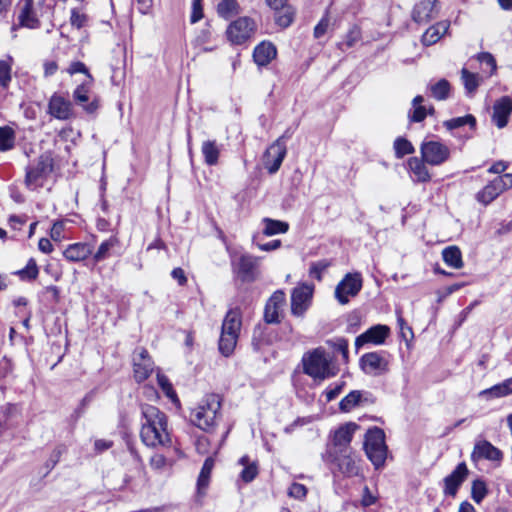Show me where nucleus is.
<instances>
[{
	"mask_svg": "<svg viewBox=\"0 0 512 512\" xmlns=\"http://www.w3.org/2000/svg\"><path fill=\"white\" fill-rule=\"evenodd\" d=\"M53 170V160L48 154H42L26 169L25 184L35 190L42 187L44 181Z\"/></svg>",
	"mask_w": 512,
	"mask_h": 512,
	"instance_id": "nucleus-6",
	"label": "nucleus"
},
{
	"mask_svg": "<svg viewBox=\"0 0 512 512\" xmlns=\"http://www.w3.org/2000/svg\"><path fill=\"white\" fill-rule=\"evenodd\" d=\"M286 152V145L283 136L279 137L267 148L263 156V164L270 174H274L279 170L286 156Z\"/></svg>",
	"mask_w": 512,
	"mask_h": 512,
	"instance_id": "nucleus-14",
	"label": "nucleus"
},
{
	"mask_svg": "<svg viewBox=\"0 0 512 512\" xmlns=\"http://www.w3.org/2000/svg\"><path fill=\"white\" fill-rule=\"evenodd\" d=\"M288 494L290 497L303 499L307 494V488L303 484L293 483L288 490Z\"/></svg>",
	"mask_w": 512,
	"mask_h": 512,
	"instance_id": "nucleus-56",
	"label": "nucleus"
},
{
	"mask_svg": "<svg viewBox=\"0 0 512 512\" xmlns=\"http://www.w3.org/2000/svg\"><path fill=\"white\" fill-rule=\"evenodd\" d=\"M92 248L86 243H74L69 245L63 252L64 257L70 262H79L88 258Z\"/></svg>",
	"mask_w": 512,
	"mask_h": 512,
	"instance_id": "nucleus-28",
	"label": "nucleus"
},
{
	"mask_svg": "<svg viewBox=\"0 0 512 512\" xmlns=\"http://www.w3.org/2000/svg\"><path fill=\"white\" fill-rule=\"evenodd\" d=\"M38 267L36 261L34 259H30L26 265V267L21 270L19 273L23 278L28 279H36L38 276Z\"/></svg>",
	"mask_w": 512,
	"mask_h": 512,
	"instance_id": "nucleus-55",
	"label": "nucleus"
},
{
	"mask_svg": "<svg viewBox=\"0 0 512 512\" xmlns=\"http://www.w3.org/2000/svg\"><path fill=\"white\" fill-rule=\"evenodd\" d=\"M262 224V232L265 236L284 234L289 230V224L287 222L274 220L268 217L262 219Z\"/></svg>",
	"mask_w": 512,
	"mask_h": 512,
	"instance_id": "nucleus-33",
	"label": "nucleus"
},
{
	"mask_svg": "<svg viewBox=\"0 0 512 512\" xmlns=\"http://www.w3.org/2000/svg\"><path fill=\"white\" fill-rule=\"evenodd\" d=\"M362 288V278L360 273H348L337 284L335 288V298L341 305L349 302L350 297H355Z\"/></svg>",
	"mask_w": 512,
	"mask_h": 512,
	"instance_id": "nucleus-11",
	"label": "nucleus"
},
{
	"mask_svg": "<svg viewBox=\"0 0 512 512\" xmlns=\"http://www.w3.org/2000/svg\"><path fill=\"white\" fill-rule=\"evenodd\" d=\"M360 366L368 375H381L388 371V361L378 352L364 354L360 358Z\"/></svg>",
	"mask_w": 512,
	"mask_h": 512,
	"instance_id": "nucleus-18",
	"label": "nucleus"
},
{
	"mask_svg": "<svg viewBox=\"0 0 512 512\" xmlns=\"http://www.w3.org/2000/svg\"><path fill=\"white\" fill-rule=\"evenodd\" d=\"M330 266L328 260H320L311 264L309 274L311 277L316 278L318 281L322 280L323 272Z\"/></svg>",
	"mask_w": 512,
	"mask_h": 512,
	"instance_id": "nucleus-51",
	"label": "nucleus"
},
{
	"mask_svg": "<svg viewBox=\"0 0 512 512\" xmlns=\"http://www.w3.org/2000/svg\"><path fill=\"white\" fill-rule=\"evenodd\" d=\"M431 95L437 100H445L450 93V84L446 79H441L430 86Z\"/></svg>",
	"mask_w": 512,
	"mask_h": 512,
	"instance_id": "nucleus-42",
	"label": "nucleus"
},
{
	"mask_svg": "<svg viewBox=\"0 0 512 512\" xmlns=\"http://www.w3.org/2000/svg\"><path fill=\"white\" fill-rule=\"evenodd\" d=\"M157 382H158V385L163 390V392L165 393V395L173 403H175V404H179L180 403L179 398H178L175 390L173 389L172 384L170 383L169 379L165 375L158 373L157 374Z\"/></svg>",
	"mask_w": 512,
	"mask_h": 512,
	"instance_id": "nucleus-43",
	"label": "nucleus"
},
{
	"mask_svg": "<svg viewBox=\"0 0 512 512\" xmlns=\"http://www.w3.org/2000/svg\"><path fill=\"white\" fill-rule=\"evenodd\" d=\"M361 400V393L359 391H352L340 402V409L348 412L352 410Z\"/></svg>",
	"mask_w": 512,
	"mask_h": 512,
	"instance_id": "nucleus-49",
	"label": "nucleus"
},
{
	"mask_svg": "<svg viewBox=\"0 0 512 512\" xmlns=\"http://www.w3.org/2000/svg\"><path fill=\"white\" fill-rule=\"evenodd\" d=\"M285 302L286 297L282 290H277L271 295L264 309V320L266 323L276 324L280 322Z\"/></svg>",
	"mask_w": 512,
	"mask_h": 512,
	"instance_id": "nucleus-17",
	"label": "nucleus"
},
{
	"mask_svg": "<svg viewBox=\"0 0 512 512\" xmlns=\"http://www.w3.org/2000/svg\"><path fill=\"white\" fill-rule=\"evenodd\" d=\"M323 460L328 464H334L345 477H355L360 474V460L351 451L340 453L325 452Z\"/></svg>",
	"mask_w": 512,
	"mask_h": 512,
	"instance_id": "nucleus-8",
	"label": "nucleus"
},
{
	"mask_svg": "<svg viewBox=\"0 0 512 512\" xmlns=\"http://www.w3.org/2000/svg\"><path fill=\"white\" fill-rule=\"evenodd\" d=\"M444 125L448 130H453L464 125H469L470 127L474 128L476 125V119L473 115H466L445 121Z\"/></svg>",
	"mask_w": 512,
	"mask_h": 512,
	"instance_id": "nucleus-45",
	"label": "nucleus"
},
{
	"mask_svg": "<svg viewBox=\"0 0 512 512\" xmlns=\"http://www.w3.org/2000/svg\"><path fill=\"white\" fill-rule=\"evenodd\" d=\"M389 334L390 328L386 325L378 324L372 326L355 339V347L358 350L366 344L382 345Z\"/></svg>",
	"mask_w": 512,
	"mask_h": 512,
	"instance_id": "nucleus-16",
	"label": "nucleus"
},
{
	"mask_svg": "<svg viewBox=\"0 0 512 512\" xmlns=\"http://www.w3.org/2000/svg\"><path fill=\"white\" fill-rule=\"evenodd\" d=\"M68 73L71 75L75 73H84L91 79V75L89 74L85 64L80 61L72 62L68 68Z\"/></svg>",
	"mask_w": 512,
	"mask_h": 512,
	"instance_id": "nucleus-59",
	"label": "nucleus"
},
{
	"mask_svg": "<svg viewBox=\"0 0 512 512\" xmlns=\"http://www.w3.org/2000/svg\"><path fill=\"white\" fill-rule=\"evenodd\" d=\"M363 447L367 458L376 469L384 466L388 454V448L385 443V434L382 429L378 427L369 429L365 434Z\"/></svg>",
	"mask_w": 512,
	"mask_h": 512,
	"instance_id": "nucleus-5",
	"label": "nucleus"
},
{
	"mask_svg": "<svg viewBox=\"0 0 512 512\" xmlns=\"http://www.w3.org/2000/svg\"><path fill=\"white\" fill-rule=\"evenodd\" d=\"M222 399L218 394H207L190 413L191 422L205 432H212L221 417Z\"/></svg>",
	"mask_w": 512,
	"mask_h": 512,
	"instance_id": "nucleus-3",
	"label": "nucleus"
},
{
	"mask_svg": "<svg viewBox=\"0 0 512 512\" xmlns=\"http://www.w3.org/2000/svg\"><path fill=\"white\" fill-rule=\"evenodd\" d=\"M267 5L276 11V23L285 28L288 27L292 21L294 12L291 7L287 6L288 0H265Z\"/></svg>",
	"mask_w": 512,
	"mask_h": 512,
	"instance_id": "nucleus-25",
	"label": "nucleus"
},
{
	"mask_svg": "<svg viewBox=\"0 0 512 512\" xmlns=\"http://www.w3.org/2000/svg\"><path fill=\"white\" fill-rule=\"evenodd\" d=\"M43 0L37 4L34 0H19L18 2V25H13L11 30L14 33L18 26L28 29H38L41 25L40 13Z\"/></svg>",
	"mask_w": 512,
	"mask_h": 512,
	"instance_id": "nucleus-7",
	"label": "nucleus"
},
{
	"mask_svg": "<svg viewBox=\"0 0 512 512\" xmlns=\"http://www.w3.org/2000/svg\"><path fill=\"white\" fill-rule=\"evenodd\" d=\"M359 426L354 422H348L337 428L332 436L331 444L328 445L326 452H347L351 451L350 443Z\"/></svg>",
	"mask_w": 512,
	"mask_h": 512,
	"instance_id": "nucleus-10",
	"label": "nucleus"
},
{
	"mask_svg": "<svg viewBox=\"0 0 512 512\" xmlns=\"http://www.w3.org/2000/svg\"><path fill=\"white\" fill-rule=\"evenodd\" d=\"M48 113L56 119L68 120L73 115L72 103L55 93L49 100Z\"/></svg>",
	"mask_w": 512,
	"mask_h": 512,
	"instance_id": "nucleus-19",
	"label": "nucleus"
},
{
	"mask_svg": "<svg viewBox=\"0 0 512 512\" xmlns=\"http://www.w3.org/2000/svg\"><path fill=\"white\" fill-rule=\"evenodd\" d=\"M437 0H421L414 6L413 20L417 23H427L435 18L439 12Z\"/></svg>",
	"mask_w": 512,
	"mask_h": 512,
	"instance_id": "nucleus-22",
	"label": "nucleus"
},
{
	"mask_svg": "<svg viewBox=\"0 0 512 512\" xmlns=\"http://www.w3.org/2000/svg\"><path fill=\"white\" fill-rule=\"evenodd\" d=\"M472 458L474 460L486 459L493 462H501L503 453L489 441L483 440L475 444Z\"/></svg>",
	"mask_w": 512,
	"mask_h": 512,
	"instance_id": "nucleus-23",
	"label": "nucleus"
},
{
	"mask_svg": "<svg viewBox=\"0 0 512 512\" xmlns=\"http://www.w3.org/2000/svg\"><path fill=\"white\" fill-rule=\"evenodd\" d=\"M276 55V47L269 41L259 43L253 51L254 62L260 67L267 66Z\"/></svg>",
	"mask_w": 512,
	"mask_h": 512,
	"instance_id": "nucleus-26",
	"label": "nucleus"
},
{
	"mask_svg": "<svg viewBox=\"0 0 512 512\" xmlns=\"http://www.w3.org/2000/svg\"><path fill=\"white\" fill-rule=\"evenodd\" d=\"M27 221V217L23 215H12L9 218V222L14 229H20Z\"/></svg>",
	"mask_w": 512,
	"mask_h": 512,
	"instance_id": "nucleus-63",
	"label": "nucleus"
},
{
	"mask_svg": "<svg viewBox=\"0 0 512 512\" xmlns=\"http://www.w3.org/2000/svg\"><path fill=\"white\" fill-rule=\"evenodd\" d=\"M504 185L503 180L496 177L476 194V200L485 206L490 204L505 191Z\"/></svg>",
	"mask_w": 512,
	"mask_h": 512,
	"instance_id": "nucleus-24",
	"label": "nucleus"
},
{
	"mask_svg": "<svg viewBox=\"0 0 512 512\" xmlns=\"http://www.w3.org/2000/svg\"><path fill=\"white\" fill-rule=\"evenodd\" d=\"M449 26L448 21H441L429 27L422 36L423 45L430 46L438 42L447 33Z\"/></svg>",
	"mask_w": 512,
	"mask_h": 512,
	"instance_id": "nucleus-30",
	"label": "nucleus"
},
{
	"mask_svg": "<svg viewBox=\"0 0 512 512\" xmlns=\"http://www.w3.org/2000/svg\"><path fill=\"white\" fill-rule=\"evenodd\" d=\"M361 37L360 29L356 26L352 27L347 35L345 36L344 40L339 43L340 49H348L353 47Z\"/></svg>",
	"mask_w": 512,
	"mask_h": 512,
	"instance_id": "nucleus-48",
	"label": "nucleus"
},
{
	"mask_svg": "<svg viewBox=\"0 0 512 512\" xmlns=\"http://www.w3.org/2000/svg\"><path fill=\"white\" fill-rule=\"evenodd\" d=\"M38 248L41 252L49 254L53 251V245L47 238H41L38 243Z\"/></svg>",
	"mask_w": 512,
	"mask_h": 512,
	"instance_id": "nucleus-64",
	"label": "nucleus"
},
{
	"mask_svg": "<svg viewBox=\"0 0 512 512\" xmlns=\"http://www.w3.org/2000/svg\"><path fill=\"white\" fill-rule=\"evenodd\" d=\"M314 287L309 284H301L293 289L291 294V313L302 317L310 306Z\"/></svg>",
	"mask_w": 512,
	"mask_h": 512,
	"instance_id": "nucleus-13",
	"label": "nucleus"
},
{
	"mask_svg": "<svg viewBox=\"0 0 512 512\" xmlns=\"http://www.w3.org/2000/svg\"><path fill=\"white\" fill-rule=\"evenodd\" d=\"M302 364L303 372L311 377L316 384H321L336 376L339 371L333 356L322 347L304 353Z\"/></svg>",
	"mask_w": 512,
	"mask_h": 512,
	"instance_id": "nucleus-2",
	"label": "nucleus"
},
{
	"mask_svg": "<svg viewBox=\"0 0 512 512\" xmlns=\"http://www.w3.org/2000/svg\"><path fill=\"white\" fill-rule=\"evenodd\" d=\"M254 19L243 16L231 22L226 30L228 40L235 45H241L250 40L256 32Z\"/></svg>",
	"mask_w": 512,
	"mask_h": 512,
	"instance_id": "nucleus-9",
	"label": "nucleus"
},
{
	"mask_svg": "<svg viewBox=\"0 0 512 512\" xmlns=\"http://www.w3.org/2000/svg\"><path fill=\"white\" fill-rule=\"evenodd\" d=\"M421 156L424 162L433 166H439L450 157L449 147L440 141H425L420 147Z\"/></svg>",
	"mask_w": 512,
	"mask_h": 512,
	"instance_id": "nucleus-12",
	"label": "nucleus"
},
{
	"mask_svg": "<svg viewBox=\"0 0 512 512\" xmlns=\"http://www.w3.org/2000/svg\"><path fill=\"white\" fill-rule=\"evenodd\" d=\"M327 344L332 347L335 351L341 353L345 361L348 360V341L344 338H336L328 340Z\"/></svg>",
	"mask_w": 512,
	"mask_h": 512,
	"instance_id": "nucleus-50",
	"label": "nucleus"
},
{
	"mask_svg": "<svg viewBox=\"0 0 512 512\" xmlns=\"http://www.w3.org/2000/svg\"><path fill=\"white\" fill-rule=\"evenodd\" d=\"M73 98L76 103L82 105L83 109L87 113L92 114L98 109L97 99H94L91 102L85 104L90 100L89 87L85 83L77 86V88L73 92Z\"/></svg>",
	"mask_w": 512,
	"mask_h": 512,
	"instance_id": "nucleus-29",
	"label": "nucleus"
},
{
	"mask_svg": "<svg viewBox=\"0 0 512 512\" xmlns=\"http://www.w3.org/2000/svg\"><path fill=\"white\" fill-rule=\"evenodd\" d=\"M14 131L10 127H0V150L6 151L14 145Z\"/></svg>",
	"mask_w": 512,
	"mask_h": 512,
	"instance_id": "nucleus-46",
	"label": "nucleus"
},
{
	"mask_svg": "<svg viewBox=\"0 0 512 512\" xmlns=\"http://www.w3.org/2000/svg\"><path fill=\"white\" fill-rule=\"evenodd\" d=\"M425 163L423 159L420 160L417 157H412L408 160L409 169L418 182H428L431 178Z\"/></svg>",
	"mask_w": 512,
	"mask_h": 512,
	"instance_id": "nucleus-32",
	"label": "nucleus"
},
{
	"mask_svg": "<svg viewBox=\"0 0 512 512\" xmlns=\"http://www.w3.org/2000/svg\"><path fill=\"white\" fill-rule=\"evenodd\" d=\"M14 59L12 56H7L6 59L0 60V87L8 88L11 82V72Z\"/></svg>",
	"mask_w": 512,
	"mask_h": 512,
	"instance_id": "nucleus-39",
	"label": "nucleus"
},
{
	"mask_svg": "<svg viewBox=\"0 0 512 512\" xmlns=\"http://www.w3.org/2000/svg\"><path fill=\"white\" fill-rule=\"evenodd\" d=\"M258 263L259 258L250 254H242L233 262V269L243 282H253L257 278Z\"/></svg>",
	"mask_w": 512,
	"mask_h": 512,
	"instance_id": "nucleus-15",
	"label": "nucleus"
},
{
	"mask_svg": "<svg viewBox=\"0 0 512 512\" xmlns=\"http://www.w3.org/2000/svg\"><path fill=\"white\" fill-rule=\"evenodd\" d=\"M119 240L116 236H112L109 239L102 242L97 250V252L94 255V259L96 262L104 260L113 247L118 245Z\"/></svg>",
	"mask_w": 512,
	"mask_h": 512,
	"instance_id": "nucleus-44",
	"label": "nucleus"
},
{
	"mask_svg": "<svg viewBox=\"0 0 512 512\" xmlns=\"http://www.w3.org/2000/svg\"><path fill=\"white\" fill-rule=\"evenodd\" d=\"M239 464L243 466L240 478L246 483L253 481L258 475L257 462L250 460V458L245 455L239 459Z\"/></svg>",
	"mask_w": 512,
	"mask_h": 512,
	"instance_id": "nucleus-35",
	"label": "nucleus"
},
{
	"mask_svg": "<svg viewBox=\"0 0 512 512\" xmlns=\"http://www.w3.org/2000/svg\"><path fill=\"white\" fill-rule=\"evenodd\" d=\"M394 150L396 157L402 158L405 155L412 154L414 152V147L407 139L398 137L394 141Z\"/></svg>",
	"mask_w": 512,
	"mask_h": 512,
	"instance_id": "nucleus-47",
	"label": "nucleus"
},
{
	"mask_svg": "<svg viewBox=\"0 0 512 512\" xmlns=\"http://www.w3.org/2000/svg\"><path fill=\"white\" fill-rule=\"evenodd\" d=\"M214 466V461L212 458H207L202 466V469L200 471L198 481H197V487L199 492L206 489L209 484V479L211 475V471Z\"/></svg>",
	"mask_w": 512,
	"mask_h": 512,
	"instance_id": "nucleus-41",
	"label": "nucleus"
},
{
	"mask_svg": "<svg viewBox=\"0 0 512 512\" xmlns=\"http://www.w3.org/2000/svg\"><path fill=\"white\" fill-rule=\"evenodd\" d=\"M461 78L468 94H473L481 81V77L477 73H472L466 68L461 70Z\"/></svg>",
	"mask_w": 512,
	"mask_h": 512,
	"instance_id": "nucleus-40",
	"label": "nucleus"
},
{
	"mask_svg": "<svg viewBox=\"0 0 512 512\" xmlns=\"http://www.w3.org/2000/svg\"><path fill=\"white\" fill-rule=\"evenodd\" d=\"M64 230V224L62 222H56L53 224L50 236L55 241H60Z\"/></svg>",
	"mask_w": 512,
	"mask_h": 512,
	"instance_id": "nucleus-61",
	"label": "nucleus"
},
{
	"mask_svg": "<svg viewBox=\"0 0 512 512\" xmlns=\"http://www.w3.org/2000/svg\"><path fill=\"white\" fill-rule=\"evenodd\" d=\"M376 500H377L376 496L371 493V491L369 490V488L367 486H365L363 489V494H362V498H361V505L363 507H369V506L375 504Z\"/></svg>",
	"mask_w": 512,
	"mask_h": 512,
	"instance_id": "nucleus-58",
	"label": "nucleus"
},
{
	"mask_svg": "<svg viewBox=\"0 0 512 512\" xmlns=\"http://www.w3.org/2000/svg\"><path fill=\"white\" fill-rule=\"evenodd\" d=\"M512 394V378L506 379L503 382L492 386L489 389L483 390L480 395L490 396L492 398L505 397Z\"/></svg>",
	"mask_w": 512,
	"mask_h": 512,
	"instance_id": "nucleus-36",
	"label": "nucleus"
},
{
	"mask_svg": "<svg viewBox=\"0 0 512 512\" xmlns=\"http://www.w3.org/2000/svg\"><path fill=\"white\" fill-rule=\"evenodd\" d=\"M511 114L512 99L509 96H503L495 101L492 120L499 129L504 128L508 124Z\"/></svg>",
	"mask_w": 512,
	"mask_h": 512,
	"instance_id": "nucleus-20",
	"label": "nucleus"
},
{
	"mask_svg": "<svg viewBox=\"0 0 512 512\" xmlns=\"http://www.w3.org/2000/svg\"><path fill=\"white\" fill-rule=\"evenodd\" d=\"M241 11L237 0H221L217 5V13L220 17L229 19Z\"/></svg>",
	"mask_w": 512,
	"mask_h": 512,
	"instance_id": "nucleus-38",
	"label": "nucleus"
},
{
	"mask_svg": "<svg viewBox=\"0 0 512 512\" xmlns=\"http://www.w3.org/2000/svg\"><path fill=\"white\" fill-rule=\"evenodd\" d=\"M171 276L174 280L178 282L179 285L183 286L187 282V277L182 268H174L171 272Z\"/></svg>",
	"mask_w": 512,
	"mask_h": 512,
	"instance_id": "nucleus-62",
	"label": "nucleus"
},
{
	"mask_svg": "<svg viewBox=\"0 0 512 512\" xmlns=\"http://www.w3.org/2000/svg\"><path fill=\"white\" fill-rule=\"evenodd\" d=\"M203 18L202 0L192 1L191 23H196Z\"/></svg>",
	"mask_w": 512,
	"mask_h": 512,
	"instance_id": "nucleus-57",
	"label": "nucleus"
},
{
	"mask_svg": "<svg viewBox=\"0 0 512 512\" xmlns=\"http://www.w3.org/2000/svg\"><path fill=\"white\" fill-rule=\"evenodd\" d=\"M423 101H424V98L421 95H417L412 100L413 110L409 115L410 120L412 122H421L425 119L427 114L434 113L433 107H430L429 109H427L424 105H422Z\"/></svg>",
	"mask_w": 512,
	"mask_h": 512,
	"instance_id": "nucleus-34",
	"label": "nucleus"
},
{
	"mask_svg": "<svg viewBox=\"0 0 512 512\" xmlns=\"http://www.w3.org/2000/svg\"><path fill=\"white\" fill-rule=\"evenodd\" d=\"M141 430L142 442L148 447L167 446L171 443L168 430V418L164 412L153 405L141 406Z\"/></svg>",
	"mask_w": 512,
	"mask_h": 512,
	"instance_id": "nucleus-1",
	"label": "nucleus"
},
{
	"mask_svg": "<svg viewBox=\"0 0 512 512\" xmlns=\"http://www.w3.org/2000/svg\"><path fill=\"white\" fill-rule=\"evenodd\" d=\"M467 474L468 469L466 464H458L455 470L444 479L445 493L452 496L455 495L459 486L465 480Z\"/></svg>",
	"mask_w": 512,
	"mask_h": 512,
	"instance_id": "nucleus-27",
	"label": "nucleus"
},
{
	"mask_svg": "<svg viewBox=\"0 0 512 512\" xmlns=\"http://www.w3.org/2000/svg\"><path fill=\"white\" fill-rule=\"evenodd\" d=\"M487 494V488L483 481L475 480L472 484V499L480 503Z\"/></svg>",
	"mask_w": 512,
	"mask_h": 512,
	"instance_id": "nucleus-52",
	"label": "nucleus"
},
{
	"mask_svg": "<svg viewBox=\"0 0 512 512\" xmlns=\"http://www.w3.org/2000/svg\"><path fill=\"white\" fill-rule=\"evenodd\" d=\"M442 257L444 262L454 269L463 267L462 253L457 246L446 247L442 251Z\"/></svg>",
	"mask_w": 512,
	"mask_h": 512,
	"instance_id": "nucleus-37",
	"label": "nucleus"
},
{
	"mask_svg": "<svg viewBox=\"0 0 512 512\" xmlns=\"http://www.w3.org/2000/svg\"><path fill=\"white\" fill-rule=\"evenodd\" d=\"M242 326L241 312L238 308L230 309L222 323L221 335L219 339L220 353L230 356L237 344L239 333Z\"/></svg>",
	"mask_w": 512,
	"mask_h": 512,
	"instance_id": "nucleus-4",
	"label": "nucleus"
},
{
	"mask_svg": "<svg viewBox=\"0 0 512 512\" xmlns=\"http://www.w3.org/2000/svg\"><path fill=\"white\" fill-rule=\"evenodd\" d=\"M220 151L219 145L214 140H207L202 143L201 152L205 163L209 166H214L218 163Z\"/></svg>",
	"mask_w": 512,
	"mask_h": 512,
	"instance_id": "nucleus-31",
	"label": "nucleus"
},
{
	"mask_svg": "<svg viewBox=\"0 0 512 512\" xmlns=\"http://www.w3.org/2000/svg\"><path fill=\"white\" fill-rule=\"evenodd\" d=\"M477 60L480 63L485 64L486 66H488L490 68L491 75L496 72V69H497L496 60L491 53H489V52L479 53L477 55Z\"/></svg>",
	"mask_w": 512,
	"mask_h": 512,
	"instance_id": "nucleus-54",
	"label": "nucleus"
},
{
	"mask_svg": "<svg viewBox=\"0 0 512 512\" xmlns=\"http://www.w3.org/2000/svg\"><path fill=\"white\" fill-rule=\"evenodd\" d=\"M150 464L154 469H162L167 465V459L162 454H155L151 457Z\"/></svg>",
	"mask_w": 512,
	"mask_h": 512,
	"instance_id": "nucleus-60",
	"label": "nucleus"
},
{
	"mask_svg": "<svg viewBox=\"0 0 512 512\" xmlns=\"http://www.w3.org/2000/svg\"><path fill=\"white\" fill-rule=\"evenodd\" d=\"M134 377L137 382L146 380L153 371V361L145 349H140L133 358Z\"/></svg>",
	"mask_w": 512,
	"mask_h": 512,
	"instance_id": "nucleus-21",
	"label": "nucleus"
},
{
	"mask_svg": "<svg viewBox=\"0 0 512 512\" xmlns=\"http://www.w3.org/2000/svg\"><path fill=\"white\" fill-rule=\"evenodd\" d=\"M87 15L80 13L77 9L71 10L70 23L73 27L81 29L87 23Z\"/></svg>",
	"mask_w": 512,
	"mask_h": 512,
	"instance_id": "nucleus-53",
	"label": "nucleus"
}]
</instances>
